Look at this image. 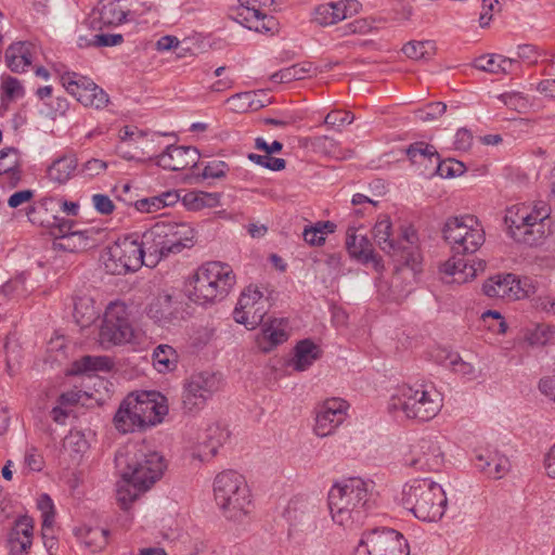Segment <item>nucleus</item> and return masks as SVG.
Listing matches in <instances>:
<instances>
[{"label":"nucleus","mask_w":555,"mask_h":555,"mask_svg":"<svg viewBox=\"0 0 555 555\" xmlns=\"http://www.w3.org/2000/svg\"><path fill=\"white\" fill-rule=\"evenodd\" d=\"M115 464L121 476L117 500L122 508H128L141 492L158 481L167 467L164 456L144 441L120 448Z\"/></svg>","instance_id":"nucleus-1"},{"label":"nucleus","mask_w":555,"mask_h":555,"mask_svg":"<svg viewBox=\"0 0 555 555\" xmlns=\"http://www.w3.org/2000/svg\"><path fill=\"white\" fill-rule=\"evenodd\" d=\"M373 236L382 250L397 257V261L403 263L402 267L396 269L390 282L393 295L396 298H400L410 292L405 287L400 288L401 280L414 279L418 266L420 255L413 250L416 240L415 232L413 230H404L400 238L396 240L389 217L382 216L373 228Z\"/></svg>","instance_id":"nucleus-2"},{"label":"nucleus","mask_w":555,"mask_h":555,"mask_svg":"<svg viewBox=\"0 0 555 555\" xmlns=\"http://www.w3.org/2000/svg\"><path fill=\"white\" fill-rule=\"evenodd\" d=\"M373 482L361 478H349L332 486L328 492V508L333 520L348 527L359 522L372 507Z\"/></svg>","instance_id":"nucleus-3"},{"label":"nucleus","mask_w":555,"mask_h":555,"mask_svg":"<svg viewBox=\"0 0 555 555\" xmlns=\"http://www.w3.org/2000/svg\"><path fill=\"white\" fill-rule=\"evenodd\" d=\"M401 504L422 521L434 522L444 515L448 499L444 489L429 479H413L402 487Z\"/></svg>","instance_id":"nucleus-4"},{"label":"nucleus","mask_w":555,"mask_h":555,"mask_svg":"<svg viewBox=\"0 0 555 555\" xmlns=\"http://www.w3.org/2000/svg\"><path fill=\"white\" fill-rule=\"evenodd\" d=\"M551 216V207L543 201L531 204H516L506 209L504 222L508 234L526 245L539 244L545 236V221Z\"/></svg>","instance_id":"nucleus-5"},{"label":"nucleus","mask_w":555,"mask_h":555,"mask_svg":"<svg viewBox=\"0 0 555 555\" xmlns=\"http://www.w3.org/2000/svg\"><path fill=\"white\" fill-rule=\"evenodd\" d=\"M442 405V395L430 382L403 385L390 401L391 409L401 410L408 418L422 422L433 420Z\"/></svg>","instance_id":"nucleus-6"},{"label":"nucleus","mask_w":555,"mask_h":555,"mask_svg":"<svg viewBox=\"0 0 555 555\" xmlns=\"http://www.w3.org/2000/svg\"><path fill=\"white\" fill-rule=\"evenodd\" d=\"M214 496L229 519L241 520L249 513L250 490L245 477L235 470H223L215 477Z\"/></svg>","instance_id":"nucleus-7"},{"label":"nucleus","mask_w":555,"mask_h":555,"mask_svg":"<svg viewBox=\"0 0 555 555\" xmlns=\"http://www.w3.org/2000/svg\"><path fill=\"white\" fill-rule=\"evenodd\" d=\"M236 283L235 274L228 263L209 261L195 272L190 298L198 304L224 298Z\"/></svg>","instance_id":"nucleus-8"},{"label":"nucleus","mask_w":555,"mask_h":555,"mask_svg":"<svg viewBox=\"0 0 555 555\" xmlns=\"http://www.w3.org/2000/svg\"><path fill=\"white\" fill-rule=\"evenodd\" d=\"M139 233H131L108 245L101 255L104 269L109 274H125L145 266L146 257Z\"/></svg>","instance_id":"nucleus-9"},{"label":"nucleus","mask_w":555,"mask_h":555,"mask_svg":"<svg viewBox=\"0 0 555 555\" xmlns=\"http://www.w3.org/2000/svg\"><path fill=\"white\" fill-rule=\"evenodd\" d=\"M443 236L455 255L476 253L485 243V230L473 215L449 218L443 227Z\"/></svg>","instance_id":"nucleus-10"},{"label":"nucleus","mask_w":555,"mask_h":555,"mask_svg":"<svg viewBox=\"0 0 555 555\" xmlns=\"http://www.w3.org/2000/svg\"><path fill=\"white\" fill-rule=\"evenodd\" d=\"M100 341L104 347L124 344L140 346L143 344L144 334L134 328L129 322L128 309L125 304L112 302L107 306L100 330Z\"/></svg>","instance_id":"nucleus-11"},{"label":"nucleus","mask_w":555,"mask_h":555,"mask_svg":"<svg viewBox=\"0 0 555 555\" xmlns=\"http://www.w3.org/2000/svg\"><path fill=\"white\" fill-rule=\"evenodd\" d=\"M222 387L219 374L203 371L185 379L182 391V408L186 413H197Z\"/></svg>","instance_id":"nucleus-12"},{"label":"nucleus","mask_w":555,"mask_h":555,"mask_svg":"<svg viewBox=\"0 0 555 555\" xmlns=\"http://www.w3.org/2000/svg\"><path fill=\"white\" fill-rule=\"evenodd\" d=\"M403 535L393 529L373 530L364 533L353 555H409Z\"/></svg>","instance_id":"nucleus-13"},{"label":"nucleus","mask_w":555,"mask_h":555,"mask_svg":"<svg viewBox=\"0 0 555 555\" xmlns=\"http://www.w3.org/2000/svg\"><path fill=\"white\" fill-rule=\"evenodd\" d=\"M269 309L268 297L257 286L249 285L242 292L233 311V318L235 322L253 330L261 324Z\"/></svg>","instance_id":"nucleus-14"},{"label":"nucleus","mask_w":555,"mask_h":555,"mask_svg":"<svg viewBox=\"0 0 555 555\" xmlns=\"http://www.w3.org/2000/svg\"><path fill=\"white\" fill-rule=\"evenodd\" d=\"M61 80L66 91L86 107L101 109L109 102L107 93L88 77L66 73Z\"/></svg>","instance_id":"nucleus-15"},{"label":"nucleus","mask_w":555,"mask_h":555,"mask_svg":"<svg viewBox=\"0 0 555 555\" xmlns=\"http://www.w3.org/2000/svg\"><path fill=\"white\" fill-rule=\"evenodd\" d=\"M273 4V0H238L235 8V20L250 30L257 33H273L276 21L268 15L267 8Z\"/></svg>","instance_id":"nucleus-16"},{"label":"nucleus","mask_w":555,"mask_h":555,"mask_svg":"<svg viewBox=\"0 0 555 555\" xmlns=\"http://www.w3.org/2000/svg\"><path fill=\"white\" fill-rule=\"evenodd\" d=\"M228 438L227 430L219 425H210L191 435L188 438L186 448L193 459L206 462L217 454L218 449Z\"/></svg>","instance_id":"nucleus-17"},{"label":"nucleus","mask_w":555,"mask_h":555,"mask_svg":"<svg viewBox=\"0 0 555 555\" xmlns=\"http://www.w3.org/2000/svg\"><path fill=\"white\" fill-rule=\"evenodd\" d=\"M444 452L439 437L421 438L411 449L409 465L421 472H439L444 465Z\"/></svg>","instance_id":"nucleus-18"},{"label":"nucleus","mask_w":555,"mask_h":555,"mask_svg":"<svg viewBox=\"0 0 555 555\" xmlns=\"http://www.w3.org/2000/svg\"><path fill=\"white\" fill-rule=\"evenodd\" d=\"M349 403L341 398H330L323 401L317 410L314 434L319 437H327L347 418Z\"/></svg>","instance_id":"nucleus-19"},{"label":"nucleus","mask_w":555,"mask_h":555,"mask_svg":"<svg viewBox=\"0 0 555 555\" xmlns=\"http://www.w3.org/2000/svg\"><path fill=\"white\" fill-rule=\"evenodd\" d=\"M159 395L155 391L130 393L125 398L126 406H129L139 421L145 427L154 426L162 422L167 414L168 408L158 401Z\"/></svg>","instance_id":"nucleus-20"},{"label":"nucleus","mask_w":555,"mask_h":555,"mask_svg":"<svg viewBox=\"0 0 555 555\" xmlns=\"http://www.w3.org/2000/svg\"><path fill=\"white\" fill-rule=\"evenodd\" d=\"M527 281L522 282L512 273L498 274L489 278L482 285V292L490 298L517 300L530 295L531 289L526 288Z\"/></svg>","instance_id":"nucleus-21"},{"label":"nucleus","mask_w":555,"mask_h":555,"mask_svg":"<svg viewBox=\"0 0 555 555\" xmlns=\"http://www.w3.org/2000/svg\"><path fill=\"white\" fill-rule=\"evenodd\" d=\"M360 9L361 3L358 0L322 3L314 8L312 21L320 26H330L352 17Z\"/></svg>","instance_id":"nucleus-22"},{"label":"nucleus","mask_w":555,"mask_h":555,"mask_svg":"<svg viewBox=\"0 0 555 555\" xmlns=\"http://www.w3.org/2000/svg\"><path fill=\"white\" fill-rule=\"evenodd\" d=\"M198 160L199 152L194 146L169 145L156 156V165L171 171L194 167Z\"/></svg>","instance_id":"nucleus-23"},{"label":"nucleus","mask_w":555,"mask_h":555,"mask_svg":"<svg viewBox=\"0 0 555 555\" xmlns=\"http://www.w3.org/2000/svg\"><path fill=\"white\" fill-rule=\"evenodd\" d=\"M140 243L146 257L145 266L153 268L162 259L169 256L167 251V244L165 241L162 222H156L152 228L143 233H139Z\"/></svg>","instance_id":"nucleus-24"},{"label":"nucleus","mask_w":555,"mask_h":555,"mask_svg":"<svg viewBox=\"0 0 555 555\" xmlns=\"http://www.w3.org/2000/svg\"><path fill=\"white\" fill-rule=\"evenodd\" d=\"M474 464L479 472L495 480L503 478L511 469L508 457L496 449L478 450Z\"/></svg>","instance_id":"nucleus-25"},{"label":"nucleus","mask_w":555,"mask_h":555,"mask_svg":"<svg viewBox=\"0 0 555 555\" xmlns=\"http://www.w3.org/2000/svg\"><path fill=\"white\" fill-rule=\"evenodd\" d=\"M162 229L169 255L179 254L195 244V231L189 223L162 221Z\"/></svg>","instance_id":"nucleus-26"},{"label":"nucleus","mask_w":555,"mask_h":555,"mask_svg":"<svg viewBox=\"0 0 555 555\" xmlns=\"http://www.w3.org/2000/svg\"><path fill=\"white\" fill-rule=\"evenodd\" d=\"M346 248L349 255L362 263L372 262L376 270L382 266V259L374 253L372 244L359 229L350 227L346 232Z\"/></svg>","instance_id":"nucleus-27"},{"label":"nucleus","mask_w":555,"mask_h":555,"mask_svg":"<svg viewBox=\"0 0 555 555\" xmlns=\"http://www.w3.org/2000/svg\"><path fill=\"white\" fill-rule=\"evenodd\" d=\"M486 263L482 260H468L453 256L441 266V272L450 276L449 282L463 284L476 278L479 271H483Z\"/></svg>","instance_id":"nucleus-28"},{"label":"nucleus","mask_w":555,"mask_h":555,"mask_svg":"<svg viewBox=\"0 0 555 555\" xmlns=\"http://www.w3.org/2000/svg\"><path fill=\"white\" fill-rule=\"evenodd\" d=\"M34 520L22 516L14 522L8 537L10 555H25L33 544Z\"/></svg>","instance_id":"nucleus-29"},{"label":"nucleus","mask_w":555,"mask_h":555,"mask_svg":"<svg viewBox=\"0 0 555 555\" xmlns=\"http://www.w3.org/2000/svg\"><path fill=\"white\" fill-rule=\"evenodd\" d=\"M288 322L285 319H273L263 323L261 332L256 336L257 347L269 352L288 339Z\"/></svg>","instance_id":"nucleus-30"},{"label":"nucleus","mask_w":555,"mask_h":555,"mask_svg":"<svg viewBox=\"0 0 555 555\" xmlns=\"http://www.w3.org/2000/svg\"><path fill=\"white\" fill-rule=\"evenodd\" d=\"M78 168V159L74 154H64L54 158L46 169V178L54 185H65L72 180Z\"/></svg>","instance_id":"nucleus-31"},{"label":"nucleus","mask_w":555,"mask_h":555,"mask_svg":"<svg viewBox=\"0 0 555 555\" xmlns=\"http://www.w3.org/2000/svg\"><path fill=\"white\" fill-rule=\"evenodd\" d=\"M35 46L30 42L18 41L9 46L5 51L7 66L14 73H24L33 63Z\"/></svg>","instance_id":"nucleus-32"},{"label":"nucleus","mask_w":555,"mask_h":555,"mask_svg":"<svg viewBox=\"0 0 555 555\" xmlns=\"http://www.w3.org/2000/svg\"><path fill=\"white\" fill-rule=\"evenodd\" d=\"M318 514V506L307 499H293L285 511V517L294 527L310 526Z\"/></svg>","instance_id":"nucleus-33"},{"label":"nucleus","mask_w":555,"mask_h":555,"mask_svg":"<svg viewBox=\"0 0 555 555\" xmlns=\"http://www.w3.org/2000/svg\"><path fill=\"white\" fill-rule=\"evenodd\" d=\"M475 67L491 74H514L519 68V62L501 54H492L478 57Z\"/></svg>","instance_id":"nucleus-34"},{"label":"nucleus","mask_w":555,"mask_h":555,"mask_svg":"<svg viewBox=\"0 0 555 555\" xmlns=\"http://www.w3.org/2000/svg\"><path fill=\"white\" fill-rule=\"evenodd\" d=\"M319 347L314 343L308 339L301 340L295 347L292 365L298 372L306 371L319 358Z\"/></svg>","instance_id":"nucleus-35"},{"label":"nucleus","mask_w":555,"mask_h":555,"mask_svg":"<svg viewBox=\"0 0 555 555\" xmlns=\"http://www.w3.org/2000/svg\"><path fill=\"white\" fill-rule=\"evenodd\" d=\"M152 360L155 370L165 374L177 369L179 356L173 347L160 344L154 349Z\"/></svg>","instance_id":"nucleus-36"},{"label":"nucleus","mask_w":555,"mask_h":555,"mask_svg":"<svg viewBox=\"0 0 555 555\" xmlns=\"http://www.w3.org/2000/svg\"><path fill=\"white\" fill-rule=\"evenodd\" d=\"M442 352L444 356H440V359L443 365L451 369L455 374L467 380H475L480 376L481 371L472 363L464 361L459 353L444 350Z\"/></svg>","instance_id":"nucleus-37"},{"label":"nucleus","mask_w":555,"mask_h":555,"mask_svg":"<svg viewBox=\"0 0 555 555\" xmlns=\"http://www.w3.org/2000/svg\"><path fill=\"white\" fill-rule=\"evenodd\" d=\"M99 315L100 310L95 307L94 300L91 297L81 296L75 300L74 318L81 327L91 325Z\"/></svg>","instance_id":"nucleus-38"},{"label":"nucleus","mask_w":555,"mask_h":555,"mask_svg":"<svg viewBox=\"0 0 555 555\" xmlns=\"http://www.w3.org/2000/svg\"><path fill=\"white\" fill-rule=\"evenodd\" d=\"M113 421L115 428L122 434L133 433L137 429L146 428L143 424H141L138 415H135L134 412L129 409V406H126L125 399L120 403Z\"/></svg>","instance_id":"nucleus-39"},{"label":"nucleus","mask_w":555,"mask_h":555,"mask_svg":"<svg viewBox=\"0 0 555 555\" xmlns=\"http://www.w3.org/2000/svg\"><path fill=\"white\" fill-rule=\"evenodd\" d=\"M218 193H208L204 191H189L182 197L184 207L189 210H201L205 207H216L219 204Z\"/></svg>","instance_id":"nucleus-40"},{"label":"nucleus","mask_w":555,"mask_h":555,"mask_svg":"<svg viewBox=\"0 0 555 555\" xmlns=\"http://www.w3.org/2000/svg\"><path fill=\"white\" fill-rule=\"evenodd\" d=\"M172 298L169 294H159L149 306L147 314L155 322L166 324L172 317Z\"/></svg>","instance_id":"nucleus-41"},{"label":"nucleus","mask_w":555,"mask_h":555,"mask_svg":"<svg viewBox=\"0 0 555 555\" xmlns=\"http://www.w3.org/2000/svg\"><path fill=\"white\" fill-rule=\"evenodd\" d=\"M76 534L93 553L102 550L107 543V531L103 528L82 527L77 530Z\"/></svg>","instance_id":"nucleus-42"},{"label":"nucleus","mask_w":555,"mask_h":555,"mask_svg":"<svg viewBox=\"0 0 555 555\" xmlns=\"http://www.w3.org/2000/svg\"><path fill=\"white\" fill-rule=\"evenodd\" d=\"M18 152L14 147L3 149L0 151V176L8 177L15 185L20 179Z\"/></svg>","instance_id":"nucleus-43"},{"label":"nucleus","mask_w":555,"mask_h":555,"mask_svg":"<svg viewBox=\"0 0 555 555\" xmlns=\"http://www.w3.org/2000/svg\"><path fill=\"white\" fill-rule=\"evenodd\" d=\"M180 196L176 191L164 192L158 196L137 201L135 207L140 211L152 212L178 203Z\"/></svg>","instance_id":"nucleus-44"},{"label":"nucleus","mask_w":555,"mask_h":555,"mask_svg":"<svg viewBox=\"0 0 555 555\" xmlns=\"http://www.w3.org/2000/svg\"><path fill=\"white\" fill-rule=\"evenodd\" d=\"M311 64H295L274 73L271 76V80L279 83H288L294 80L306 78L311 74Z\"/></svg>","instance_id":"nucleus-45"},{"label":"nucleus","mask_w":555,"mask_h":555,"mask_svg":"<svg viewBox=\"0 0 555 555\" xmlns=\"http://www.w3.org/2000/svg\"><path fill=\"white\" fill-rule=\"evenodd\" d=\"M99 15L103 25L117 26L127 18L128 12L124 11L118 2L106 1L102 3Z\"/></svg>","instance_id":"nucleus-46"},{"label":"nucleus","mask_w":555,"mask_h":555,"mask_svg":"<svg viewBox=\"0 0 555 555\" xmlns=\"http://www.w3.org/2000/svg\"><path fill=\"white\" fill-rule=\"evenodd\" d=\"M403 53L413 60H428L436 52V44L431 40L410 41L402 48Z\"/></svg>","instance_id":"nucleus-47"},{"label":"nucleus","mask_w":555,"mask_h":555,"mask_svg":"<svg viewBox=\"0 0 555 555\" xmlns=\"http://www.w3.org/2000/svg\"><path fill=\"white\" fill-rule=\"evenodd\" d=\"M111 361L106 357L86 356L74 363V373L82 374L96 371H108Z\"/></svg>","instance_id":"nucleus-48"},{"label":"nucleus","mask_w":555,"mask_h":555,"mask_svg":"<svg viewBox=\"0 0 555 555\" xmlns=\"http://www.w3.org/2000/svg\"><path fill=\"white\" fill-rule=\"evenodd\" d=\"M406 155L413 164H421L423 160H438V152L434 145L425 142H414L406 149Z\"/></svg>","instance_id":"nucleus-49"},{"label":"nucleus","mask_w":555,"mask_h":555,"mask_svg":"<svg viewBox=\"0 0 555 555\" xmlns=\"http://www.w3.org/2000/svg\"><path fill=\"white\" fill-rule=\"evenodd\" d=\"M555 334V328L547 324L537 325L528 336L527 340L532 346H544L546 345Z\"/></svg>","instance_id":"nucleus-50"},{"label":"nucleus","mask_w":555,"mask_h":555,"mask_svg":"<svg viewBox=\"0 0 555 555\" xmlns=\"http://www.w3.org/2000/svg\"><path fill=\"white\" fill-rule=\"evenodd\" d=\"M435 163L437 164V173L442 178H454L463 175L465 171L463 163L454 159L441 162L438 155V160H435Z\"/></svg>","instance_id":"nucleus-51"},{"label":"nucleus","mask_w":555,"mask_h":555,"mask_svg":"<svg viewBox=\"0 0 555 555\" xmlns=\"http://www.w3.org/2000/svg\"><path fill=\"white\" fill-rule=\"evenodd\" d=\"M133 135H145V131L140 130L133 126H126L119 130L120 144L117 146V151L125 159L135 158L134 155L130 154L127 151H124V145H128L129 143H131V138H133Z\"/></svg>","instance_id":"nucleus-52"},{"label":"nucleus","mask_w":555,"mask_h":555,"mask_svg":"<svg viewBox=\"0 0 555 555\" xmlns=\"http://www.w3.org/2000/svg\"><path fill=\"white\" fill-rule=\"evenodd\" d=\"M315 141L319 147H324L325 150H327V153L330 155L337 159H348L351 158L353 155L352 150H343L338 147L337 143L328 137H320Z\"/></svg>","instance_id":"nucleus-53"},{"label":"nucleus","mask_w":555,"mask_h":555,"mask_svg":"<svg viewBox=\"0 0 555 555\" xmlns=\"http://www.w3.org/2000/svg\"><path fill=\"white\" fill-rule=\"evenodd\" d=\"M248 159L253 163L268 168L270 170L279 171L285 168L286 162L283 158L273 157L271 154L264 155L250 153Z\"/></svg>","instance_id":"nucleus-54"},{"label":"nucleus","mask_w":555,"mask_h":555,"mask_svg":"<svg viewBox=\"0 0 555 555\" xmlns=\"http://www.w3.org/2000/svg\"><path fill=\"white\" fill-rule=\"evenodd\" d=\"M481 319L485 325L492 332L498 334H504L506 332L507 325L500 312L488 310L482 313Z\"/></svg>","instance_id":"nucleus-55"},{"label":"nucleus","mask_w":555,"mask_h":555,"mask_svg":"<svg viewBox=\"0 0 555 555\" xmlns=\"http://www.w3.org/2000/svg\"><path fill=\"white\" fill-rule=\"evenodd\" d=\"M1 89L9 100L18 99L24 95V88L21 81L12 76H5L2 78Z\"/></svg>","instance_id":"nucleus-56"},{"label":"nucleus","mask_w":555,"mask_h":555,"mask_svg":"<svg viewBox=\"0 0 555 555\" xmlns=\"http://www.w3.org/2000/svg\"><path fill=\"white\" fill-rule=\"evenodd\" d=\"M230 167L223 160L209 162L203 169L202 177L204 179H222L229 172Z\"/></svg>","instance_id":"nucleus-57"},{"label":"nucleus","mask_w":555,"mask_h":555,"mask_svg":"<svg viewBox=\"0 0 555 555\" xmlns=\"http://www.w3.org/2000/svg\"><path fill=\"white\" fill-rule=\"evenodd\" d=\"M354 115L350 112L335 109L330 112L325 118L324 124L331 127L339 128L344 125H349L353 121Z\"/></svg>","instance_id":"nucleus-58"},{"label":"nucleus","mask_w":555,"mask_h":555,"mask_svg":"<svg viewBox=\"0 0 555 555\" xmlns=\"http://www.w3.org/2000/svg\"><path fill=\"white\" fill-rule=\"evenodd\" d=\"M91 203L94 209L101 215H111L115 210V204L109 198L108 195L105 194H93L91 197Z\"/></svg>","instance_id":"nucleus-59"},{"label":"nucleus","mask_w":555,"mask_h":555,"mask_svg":"<svg viewBox=\"0 0 555 555\" xmlns=\"http://www.w3.org/2000/svg\"><path fill=\"white\" fill-rule=\"evenodd\" d=\"M26 282V275L24 273L15 276L14 279L10 280L2 286V292L4 295H12L16 294L18 296H24L27 292L25 287Z\"/></svg>","instance_id":"nucleus-60"},{"label":"nucleus","mask_w":555,"mask_h":555,"mask_svg":"<svg viewBox=\"0 0 555 555\" xmlns=\"http://www.w3.org/2000/svg\"><path fill=\"white\" fill-rule=\"evenodd\" d=\"M447 105L442 102L429 103L424 109L420 111V119L429 121L439 118L444 114Z\"/></svg>","instance_id":"nucleus-61"},{"label":"nucleus","mask_w":555,"mask_h":555,"mask_svg":"<svg viewBox=\"0 0 555 555\" xmlns=\"http://www.w3.org/2000/svg\"><path fill=\"white\" fill-rule=\"evenodd\" d=\"M345 34L365 35L374 29V21L358 18L345 26Z\"/></svg>","instance_id":"nucleus-62"},{"label":"nucleus","mask_w":555,"mask_h":555,"mask_svg":"<svg viewBox=\"0 0 555 555\" xmlns=\"http://www.w3.org/2000/svg\"><path fill=\"white\" fill-rule=\"evenodd\" d=\"M540 392L555 403V375L544 376L539 380Z\"/></svg>","instance_id":"nucleus-63"},{"label":"nucleus","mask_w":555,"mask_h":555,"mask_svg":"<svg viewBox=\"0 0 555 555\" xmlns=\"http://www.w3.org/2000/svg\"><path fill=\"white\" fill-rule=\"evenodd\" d=\"M535 309L545 312L546 314H555V298L550 295H540L533 299Z\"/></svg>","instance_id":"nucleus-64"}]
</instances>
